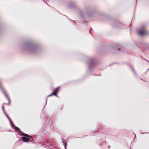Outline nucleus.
Here are the masks:
<instances>
[{"label":"nucleus","instance_id":"nucleus-1","mask_svg":"<svg viewBox=\"0 0 149 149\" xmlns=\"http://www.w3.org/2000/svg\"><path fill=\"white\" fill-rule=\"evenodd\" d=\"M138 33L141 36L147 35L148 33V32L144 28H143L141 30H139L138 31Z\"/></svg>","mask_w":149,"mask_h":149},{"label":"nucleus","instance_id":"nucleus-2","mask_svg":"<svg viewBox=\"0 0 149 149\" xmlns=\"http://www.w3.org/2000/svg\"><path fill=\"white\" fill-rule=\"evenodd\" d=\"M60 89L59 87H57L54 89V92L51 94L49 95V96H51L52 95H54L57 96V94Z\"/></svg>","mask_w":149,"mask_h":149},{"label":"nucleus","instance_id":"nucleus-3","mask_svg":"<svg viewBox=\"0 0 149 149\" xmlns=\"http://www.w3.org/2000/svg\"><path fill=\"white\" fill-rule=\"evenodd\" d=\"M15 129L16 132L19 133L20 135L22 136V134H23V132L20 131L19 128L15 126Z\"/></svg>","mask_w":149,"mask_h":149},{"label":"nucleus","instance_id":"nucleus-4","mask_svg":"<svg viewBox=\"0 0 149 149\" xmlns=\"http://www.w3.org/2000/svg\"><path fill=\"white\" fill-rule=\"evenodd\" d=\"M22 138L24 142H28L29 141V139L28 138H26L25 137H22Z\"/></svg>","mask_w":149,"mask_h":149},{"label":"nucleus","instance_id":"nucleus-5","mask_svg":"<svg viewBox=\"0 0 149 149\" xmlns=\"http://www.w3.org/2000/svg\"><path fill=\"white\" fill-rule=\"evenodd\" d=\"M22 135H23V136H25V137H28L29 138H31V137L28 134H24L23 133V134H22Z\"/></svg>","mask_w":149,"mask_h":149},{"label":"nucleus","instance_id":"nucleus-6","mask_svg":"<svg viewBox=\"0 0 149 149\" xmlns=\"http://www.w3.org/2000/svg\"><path fill=\"white\" fill-rule=\"evenodd\" d=\"M63 141V143L64 144V147L66 149V145H67V142L65 141Z\"/></svg>","mask_w":149,"mask_h":149},{"label":"nucleus","instance_id":"nucleus-7","mask_svg":"<svg viewBox=\"0 0 149 149\" xmlns=\"http://www.w3.org/2000/svg\"><path fill=\"white\" fill-rule=\"evenodd\" d=\"M2 109H3V111H4V108L3 106H2Z\"/></svg>","mask_w":149,"mask_h":149},{"label":"nucleus","instance_id":"nucleus-8","mask_svg":"<svg viewBox=\"0 0 149 149\" xmlns=\"http://www.w3.org/2000/svg\"><path fill=\"white\" fill-rule=\"evenodd\" d=\"M108 147L109 148L110 147L109 146Z\"/></svg>","mask_w":149,"mask_h":149},{"label":"nucleus","instance_id":"nucleus-9","mask_svg":"<svg viewBox=\"0 0 149 149\" xmlns=\"http://www.w3.org/2000/svg\"><path fill=\"white\" fill-rule=\"evenodd\" d=\"M89 32H90V33H91V31L90 30L89 31Z\"/></svg>","mask_w":149,"mask_h":149}]
</instances>
